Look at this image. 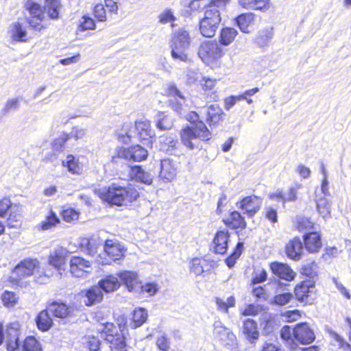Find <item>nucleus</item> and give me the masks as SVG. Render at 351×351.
Wrapping results in <instances>:
<instances>
[{"label":"nucleus","instance_id":"34","mask_svg":"<svg viewBox=\"0 0 351 351\" xmlns=\"http://www.w3.org/2000/svg\"><path fill=\"white\" fill-rule=\"evenodd\" d=\"M62 164L64 167L67 168V170L72 174L80 175L82 173L83 167L81 163L79 162L73 155H68L66 158L62 160Z\"/></svg>","mask_w":351,"mask_h":351},{"label":"nucleus","instance_id":"26","mask_svg":"<svg viewBox=\"0 0 351 351\" xmlns=\"http://www.w3.org/2000/svg\"><path fill=\"white\" fill-rule=\"evenodd\" d=\"M47 308L51 313L60 319L73 316L75 311L73 307L68 306L64 303H58L56 302L49 304Z\"/></svg>","mask_w":351,"mask_h":351},{"label":"nucleus","instance_id":"20","mask_svg":"<svg viewBox=\"0 0 351 351\" xmlns=\"http://www.w3.org/2000/svg\"><path fill=\"white\" fill-rule=\"evenodd\" d=\"M105 254L112 261H118L124 256L125 248L117 241L107 239L104 245Z\"/></svg>","mask_w":351,"mask_h":351},{"label":"nucleus","instance_id":"51","mask_svg":"<svg viewBox=\"0 0 351 351\" xmlns=\"http://www.w3.org/2000/svg\"><path fill=\"white\" fill-rule=\"evenodd\" d=\"M86 134V129L76 125L73 126L69 133H67V136L69 139L73 138L75 141H77L79 139H82L85 136Z\"/></svg>","mask_w":351,"mask_h":351},{"label":"nucleus","instance_id":"64","mask_svg":"<svg viewBox=\"0 0 351 351\" xmlns=\"http://www.w3.org/2000/svg\"><path fill=\"white\" fill-rule=\"evenodd\" d=\"M175 21V17L170 10H167L159 16V21L161 23H167Z\"/></svg>","mask_w":351,"mask_h":351},{"label":"nucleus","instance_id":"55","mask_svg":"<svg viewBox=\"0 0 351 351\" xmlns=\"http://www.w3.org/2000/svg\"><path fill=\"white\" fill-rule=\"evenodd\" d=\"M1 299L3 304L7 306H13L16 303V297L11 291H5Z\"/></svg>","mask_w":351,"mask_h":351},{"label":"nucleus","instance_id":"23","mask_svg":"<svg viewBox=\"0 0 351 351\" xmlns=\"http://www.w3.org/2000/svg\"><path fill=\"white\" fill-rule=\"evenodd\" d=\"M66 251L62 247H58L51 252L49 257V263L57 269L60 275H62V271H64V265Z\"/></svg>","mask_w":351,"mask_h":351},{"label":"nucleus","instance_id":"16","mask_svg":"<svg viewBox=\"0 0 351 351\" xmlns=\"http://www.w3.org/2000/svg\"><path fill=\"white\" fill-rule=\"evenodd\" d=\"M21 331L18 323H12L7 326L6 343L8 351H18L21 343L19 341Z\"/></svg>","mask_w":351,"mask_h":351},{"label":"nucleus","instance_id":"35","mask_svg":"<svg viewBox=\"0 0 351 351\" xmlns=\"http://www.w3.org/2000/svg\"><path fill=\"white\" fill-rule=\"evenodd\" d=\"M258 91H259V88L256 87V88H252V89L247 90L244 93H243L242 94H240L239 95H236V96L231 95L225 99L224 108L227 110H228L235 105L237 101H241V100H242V99H247L246 96L254 95Z\"/></svg>","mask_w":351,"mask_h":351},{"label":"nucleus","instance_id":"50","mask_svg":"<svg viewBox=\"0 0 351 351\" xmlns=\"http://www.w3.org/2000/svg\"><path fill=\"white\" fill-rule=\"evenodd\" d=\"M267 278V273L262 268L256 269L252 274V284H259L265 282Z\"/></svg>","mask_w":351,"mask_h":351},{"label":"nucleus","instance_id":"36","mask_svg":"<svg viewBox=\"0 0 351 351\" xmlns=\"http://www.w3.org/2000/svg\"><path fill=\"white\" fill-rule=\"evenodd\" d=\"M223 115L222 109L218 105H210L207 110V122L210 125L217 124Z\"/></svg>","mask_w":351,"mask_h":351},{"label":"nucleus","instance_id":"3","mask_svg":"<svg viewBox=\"0 0 351 351\" xmlns=\"http://www.w3.org/2000/svg\"><path fill=\"white\" fill-rule=\"evenodd\" d=\"M97 193L103 200L117 206L135 201L138 197V193L136 189L116 184H112L108 188L99 189Z\"/></svg>","mask_w":351,"mask_h":351},{"label":"nucleus","instance_id":"14","mask_svg":"<svg viewBox=\"0 0 351 351\" xmlns=\"http://www.w3.org/2000/svg\"><path fill=\"white\" fill-rule=\"evenodd\" d=\"M294 293L298 301L307 303L315 295V284L310 280H304L295 286Z\"/></svg>","mask_w":351,"mask_h":351},{"label":"nucleus","instance_id":"58","mask_svg":"<svg viewBox=\"0 0 351 351\" xmlns=\"http://www.w3.org/2000/svg\"><path fill=\"white\" fill-rule=\"evenodd\" d=\"M11 201L8 198L0 200V217H4L9 210H12Z\"/></svg>","mask_w":351,"mask_h":351},{"label":"nucleus","instance_id":"2","mask_svg":"<svg viewBox=\"0 0 351 351\" xmlns=\"http://www.w3.org/2000/svg\"><path fill=\"white\" fill-rule=\"evenodd\" d=\"M228 0H211L206 8L204 16L199 22V31L204 37L215 35L221 22V11L225 9Z\"/></svg>","mask_w":351,"mask_h":351},{"label":"nucleus","instance_id":"54","mask_svg":"<svg viewBox=\"0 0 351 351\" xmlns=\"http://www.w3.org/2000/svg\"><path fill=\"white\" fill-rule=\"evenodd\" d=\"M69 140L67 133L63 132L62 133L58 138L54 139L52 147L53 150L55 151H60L64 147L65 143Z\"/></svg>","mask_w":351,"mask_h":351},{"label":"nucleus","instance_id":"61","mask_svg":"<svg viewBox=\"0 0 351 351\" xmlns=\"http://www.w3.org/2000/svg\"><path fill=\"white\" fill-rule=\"evenodd\" d=\"M313 228V223L308 218L302 217L298 219V229L300 231L310 230Z\"/></svg>","mask_w":351,"mask_h":351},{"label":"nucleus","instance_id":"25","mask_svg":"<svg viewBox=\"0 0 351 351\" xmlns=\"http://www.w3.org/2000/svg\"><path fill=\"white\" fill-rule=\"evenodd\" d=\"M117 276L128 289L132 291L134 290L135 287L140 284V280L137 273L132 271H121L117 274Z\"/></svg>","mask_w":351,"mask_h":351},{"label":"nucleus","instance_id":"1","mask_svg":"<svg viewBox=\"0 0 351 351\" xmlns=\"http://www.w3.org/2000/svg\"><path fill=\"white\" fill-rule=\"evenodd\" d=\"M193 125L187 126L180 132L181 141L184 146L193 149L198 148L200 141H208L211 134L203 121H199V115L195 112H190L184 115Z\"/></svg>","mask_w":351,"mask_h":351},{"label":"nucleus","instance_id":"44","mask_svg":"<svg viewBox=\"0 0 351 351\" xmlns=\"http://www.w3.org/2000/svg\"><path fill=\"white\" fill-rule=\"evenodd\" d=\"M316 207L319 215L326 218L330 215V202L326 197H320L315 199Z\"/></svg>","mask_w":351,"mask_h":351},{"label":"nucleus","instance_id":"13","mask_svg":"<svg viewBox=\"0 0 351 351\" xmlns=\"http://www.w3.org/2000/svg\"><path fill=\"white\" fill-rule=\"evenodd\" d=\"M168 94L173 99H170V106L180 116L185 115L187 112V105L185 104V98L181 92L174 85L169 86Z\"/></svg>","mask_w":351,"mask_h":351},{"label":"nucleus","instance_id":"33","mask_svg":"<svg viewBox=\"0 0 351 351\" xmlns=\"http://www.w3.org/2000/svg\"><path fill=\"white\" fill-rule=\"evenodd\" d=\"M84 303L86 306H92L101 301L103 293L99 286H94L86 291Z\"/></svg>","mask_w":351,"mask_h":351},{"label":"nucleus","instance_id":"29","mask_svg":"<svg viewBox=\"0 0 351 351\" xmlns=\"http://www.w3.org/2000/svg\"><path fill=\"white\" fill-rule=\"evenodd\" d=\"M130 175L132 179L147 185H150L153 181V176L149 172L144 171L141 166L132 167Z\"/></svg>","mask_w":351,"mask_h":351},{"label":"nucleus","instance_id":"52","mask_svg":"<svg viewBox=\"0 0 351 351\" xmlns=\"http://www.w3.org/2000/svg\"><path fill=\"white\" fill-rule=\"evenodd\" d=\"M293 299V295L290 292L278 293L274 298V302L280 306H284L288 304Z\"/></svg>","mask_w":351,"mask_h":351},{"label":"nucleus","instance_id":"32","mask_svg":"<svg viewBox=\"0 0 351 351\" xmlns=\"http://www.w3.org/2000/svg\"><path fill=\"white\" fill-rule=\"evenodd\" d=\"M274 28L269 27L261 29L254 38V43L260 47H264L269 45L274 37Z\"/></svg>","mask_w":351,"mask_h":351},{"label":"nucleus","instance_id":"17","mask_svg":"<svg viewBox=\"0 0 351 351\" xmlns=\"http://www.w3.org/2000/svg\"><path fill=\"white\" fill-rule=\"evenodd\" d=\"M91 270L90 262L80 256H73L70 260V271L75 277H83Z\"/></svg>","mask_w":351,"mask_h":351},{"label":"nucleus","instance_id":"45","mask_svg":"<svg viewBox=\"0 0 351 351\" xmlns=\"http://www.w3.org/2000/svg\"><path fill=\"white\" fill-rule=\"evenodd\" d=\"M60 222V219L56 214L51 211L50 215H48L45 220H43L38 226V228L42 230H47L55 226Z\"/></svg>","mask_w":351,"mask_h":351},{"label":"nucleus","instance_id":"40","mask_svg":"<svg viewBox=\"0 0 351 351\" xmlns=\"http://www.w3.org/2000/svg\"><path fill=\"white\" fill-rule=\"evenodd\" d=\"M226 223L233 229H244L246 227L244 217L238 211L232 212L229 218L226 221Z\"/></svg>","mask_w":351,"mask_h":351},{"label":"nucleus","instance_id":"19","mask_svg":"<svg viewBox=\"0 0 351 351\" xmlns=\"http://www.w3.org/2000/svg\"><path fill=\"white\" fill-rule=\"evenodd\" d=\"M177 167L175 162L169 158L160 161V171L158 177L165 182H171L176 176Z\"/></svg>","mask_w":351,"mask_h":351},{"label":"nucleus","instance_id":"49","mask_svg":"<svg viewBox=\"0 0 351 351\" xmlns=\"http://www.w3.org/2000/svg\"><path fill=\"white\" fill-rule=\"evenodd\" d=\"M95 27L94 20L86 16H84L80 21L77 32H83L88 29H94Z\"/></svg>","mask_w":351,"mask_h":351},{"label":"nucleus","instance_id":"11","mask_svg":"<svg viewBox=\"0 0 351 351\" xmlns=\"http://www.w3.org/2000/svg\"><path fill=\"white\" fill-rule=\"evenodd\" d=\"M213 335L225 346H232L237 341L234 334L219 320L215 321L213 324Z\"/></svg>","mask_w":351,"mask_h":351},{"label":"nucleus","instance_id":"27","mask_svg":"<svg viewBox=\"0 0 351 351\" xmlns=\"http://www.w3.org/2000/svg\"><path fill=\"white\" fill-rule=\"evenodd\" d=\"M230 234L228 230L218 231L213 239V247L216 254H223L228 249Z\"/></svg>","mask_w":351,"mask_h":351},{"label":"nucleus","instance_id":"60","mask_svg":"<svg viewBox=\"0 0 351 351\" xmlns=\"http://www.w3.org/2000/svg\"><path fill=\"white\" fill-rule=\"evenodd\" d=\"M21 215L19 214L14 213L12 210L10 213L9 217L7 219V225L10 228H16L20 226Z\"/></svg>","mask_w":351,"mask_h":351},{"label":"nucleus","instance_id":"31","mask_svg":"<svg viewBox=\"0 0 351 351\" xmlns=\"http://www.w3.org/2000/svg\"><path fill=\"white\" fill-rule=\"evenodd\" d=\"M47 309L40 311L36 318V323L38 328L43 331H48L53 325V320Z\"/></svg>","mask_w":351,"mask_h":351},{"label":"nucleus","instance_id":"56","mask_svg":"<svg viewBox=\"0 0 351 351\" xmlns=\"http://www.w3.org/2000/svg\"><path fill=\"white\" fill-rule=\"evenodd\" d=\"M63 219L66 222H71L77 220L79 217L78 213L73 208L64 210L62 213Z\"/></svg>","mask_w":351,"mask_h":351},{"label":"nucleus","instance_id":"24","mask_svg":"<svg viewBox=\"0 0 351 351\" xmlns=\"http://www.w3.org/2000/svg\"><path fill=\"white\" fill-rule=\"evenodd\" d=\"M303 240L305 248L309 253H316L319 252L322 246L321 236L317 232L306 233L303 236Z\"/></svg>","mask_w":351,"mask_h":351},{"label":"nucleus","instance_id":"62","mask_svg":"<svg viewBox=\"0 0 351 351\" xmlns=\"http://www.w3.org/2000/svg\"><path fill=\"white\" fill-rule=\"evenodd\" d=\"M86 343L90 351H99L101 342L97 337H88Z\"/></svg>","mask_w":351,"mask_h":351},{"label":"nucleus","instance_id":"12","mask_svg":"<svg viewBox=\"0 0 351 351\" xmlns=\"http://www.w3.org/2000/svg\"><path fill=\"white\" fill-rule=\"evenodd\" d=\"M237 206L241 209L243 214L248 217H252L260 210L262 199L256 195H250L243 198L237 203Z\"/></svg>","mask_w":351,"mask_h":351},{"label":"nucleus","instance_id":"9","mask_svg":"<svg viewBox=\"0 0 351 351\" xmlns=\"http://www.w3.org/2000/svg\"><path fill=\"white\" fill-rule=\"evenodd\" d=\"M198 56L204 62L209 64L221 57L222 49L216 42L204 41L199 45Z\"/></svg>","mask_w":351,"mask_h":351},{"label":"nucleus","instance_id":"63","mask_svg":"<svg viewBox=\"0 0 351 351\" xmlns=\"http://www.w3.org/2000/svg\"><path fill=\"white\" fill-rule=\"evenodd\" d=\"M141 288L143 292L147 293L149 296L154 295L158 291V285L154 282L146 283Z\"/></svg>","mask_w":351,"mask_h":351},{"label":"nucleus","instance_id":"15","mask_svg":"<svg viewBox=\"0 0 351 351\" xmlns=\"http://www.w3.org/2000/svg\"><path fill=\"white\" fill-rule=\"evenodd\" d=\"M293 337L301 344H310L315 340V335L307 323H300L293 328Z\"/></svg>","mask_w":351,"mask_h":351},{"label":"nucleus","instance_id":"7","mask_svg":"<svg viewBox=\"0 0 351 351\" xmlns=\"http://www.w3.org/2000/svg\"><path fill=\"white\" fill-rule=\"evenodd\" d=\"M103 332L106 333V340L110 343L112 351H128L123 335L118 332L112 324H105Z\"/></svg>","mask_w":351,"mask_h":351},{"label":"nucleus","instance_id":"39","mask_svg":"<svg viewBox=\"0 0 351 351\" xmlns=\"http://www.w3.org/2000/svg\"><path fill=\"white\" fill-rule=\"evenodd\" d=\"M239 4L245 9L267 10L269 0H239Z\"/></svg>","mask_w":351,"mask_h":351},{"label":"nucleus","instance_id":"47","mask_svg":"<svg viewBox=\"0 0 351 351\" xmlns=\"http://www.w3.org/2000/svg\"><path fill=\"white\" fill-rule=\"evenodd\" d=\"M243 249V243L239 241L234 252L226 259V263L228 267H232L236 262V260L239 258Z\"/></svg>","mask_w":351,"mask_h":351},{"label":"nucleus","instance_id":"38","mask_svg":"<svg viewBox=\"0 0 351 351\" xmlns=\"http://www.w3.org/2000/svg\"><path fill=\"white\" fill-rule=\"evenodd\" d=\"M40 341L34 336L27 337L18 351H42Z\"/></svg>","mask_w":351,"mask_h":351},{"label":"nucleus","instance_id":"5","mask_svg":"<svg viewBox=\"0 0 351 351\" xmlns=\"http://www.w3.org/2000/svg\"><path fill=\"white\" fill-rule=\"evenodd\" d=\"M38 265L37 259L25 258L20 261L12 270L10 276V280L18 284L23 278L32 276Z\"/></svg>","mask_w":351,"mask_h":351},{"label":"nucleus","instance_id":"6","mask_svg":"<svg viewBox=\"0 0 351 351\" xmlns=\"http://www.w3.org/2000/svg\"><path fill=\"white\" fill-rule=\"evenodd\" d=\"M147 150L136 145L129 147H121L117 150V156H112V161L117 162L116 158H123L128 161L141 162L147 158Z\"/></svg>","mask_w":351,"mask_h":351},{"label":"nucleus","instance_id":"4","mask_svg":"<svg viewBox=\"0 0 351 351\" xmlns=\"http://www.w3.org/2000/svg\"><path fill=\"white\" fill-rule=\"evenodd\" d=\"M191 44V37L187 31L180 29L176 31L172 38L171 56L174 60L184 62L189 61L186 50Z\"/></svg>","mask_w":351,"mask_h":351},{"label":"nucleus","instance_id":"57","mask_svg":"<svg viewBox=\"0 0 351 351\" xmlns=\"http://www.w3.org/2000/svg\"><path fill=\"white\" fill-rule=\"evenodd\" d=\"M94 14L95 18L99 21L104 22L106 21V14L104 5L101 3H98L95 6Z\"/></svg>","mask_w":351,"mask_h":351},{"label":"nucleus","instance_id":"10","mask_svg":"<svg viewBox=\"0 0 351 351\" xmlns=\"http://www.w3.org/2000/svg\"><path fill=\"white\" fill-rule=\"evenodd\" d=\"M134 130V132L130 130L125 132V136L128 141L136 135L141 141H147V144H149L152 142L151 139L155 136V132L151 127V123L148 120L136 121Z\"/></svg>","mask_w":351,"mask_h":351},{"label":"nucleus","instance_id":"48","mask_svg":"<svg viewBox=\"0 0 351 351\" xmlns=\"http://www.w3.org/2000/svg\"><path fill=\"white\" fill-rule=\"evenodd\" d=\"M20 107V100L19 98H11L7 100L1 112L3 114H7L11 112L17 110Z\"/></svg>","mask_w":351,"mask_h":351},{"label":"nucleus","instance_id":"41","mask_svg":"<svg viewBox=\"0 0 351 351\" xmlns=\"http://www.w3.org/2000/svg\"><path fill=\"white\" fill-rule=\"evenodd\" d=\"M254 15L252 13H244L238 16L236 19V23L241 32L248 33V27L253 23Z\"/></svg>","mask_w":351,"mask_h":351},{"label":"nucleus","instance_id":"46","mask_svg":"<svg viewBox=\"0 0 351 351\" xmlns=\"http://www.w3.org/2000/svg\"><path fill=\"white\" fill-rule=\"evenodd\" d=\"M47 13L51 19H58L59 16L60 2L58 0H46Z\"/></svg>","mask_w":351,"mask_h":351},{"label":"nucleus","instance_id":"42","mask_svg":"<svg viewBox=\"0 0 351 351\" xmlns=\"http://www.w3.org/2000/svg\"><path fill=\"white\" fill-rule=\"evenodd\" d=\"M238 34L237 29L232 27H224L220 32V43L228 46L233 42Z\"/></svg>","mask_w":351,"mask_h":351},{"label":"nucleus","instance_id":"43","mask_svg":"<svg viewBox=\"0 0 351 351\" xmlns=\"http://www.w3.org/2000/svg\"><path fill=\"white\" fill-rule=\"evenodd\" d=\"M147 319V311L143 308L135 309L133 311L132 322L130 326L132 328L141 326Z\"/></svg>","mask_w":351,"mask_h":351},{"label":"nucleus","instance_id":"53","mask_svg":"<svg viewBox=\"0 0 351 351\" xmlns=\"http://www.w3.org/2000/svg\"><path fill=\"white\" fill-rule=\"evenodd\" d=\"M84 245H86V250L88 254L93 256L97 252V249L100 244L98 243L97 241L95 238L90 239H86Z\"/></svg>","mask_w":351,"mask_h":351},{"label":"nucleus","instance_id":"21","mask_svg":"<svg viewBox=\"0 0 351 351\" xmlns=\"http://www.w3.org/2000/svg\"><path fill=\"white\" fill-rule=\"evenodd\" d=\"M303 244V242L298 237L290 240L285 247L287 256L294 261L300 260L304 252Z\"/></svg>","mask_w":351,"mask_h":351},{"label":"nucleus","instance_id":"59","mask_svg":"<svg viewBox=\"0 0 351 351\" xmlns=\"http://www.w3.org/2000/svg\"><path fill=\"white\" fill-rule=\"evenodd\" d=\"M190 269L195 275L202 274L204 272V269L201 260L197 258H193L191 262Z\"/></svg>","mask_w":351,"mask_h":351},{"label":"nucleus","instance_id":"37","mask_svg":"<svg viewBox=\"0 0 351 351\" xmlns=\"http://www.w3.org/2000/svg\"><path fill=\"white\" fill-rule=\"evenodd\" d=\"M155 119L156 128L160 130H169L173 126V119L163 112H158Z\"/></svg>","mask_w":351,"mask_h":351},{"label":"nucleus","instance_id":"30","mask_svg":"<svg viewBox=\"0 0 351 351\" xmlns=\"http://www.w3.org/2000/svg\"><path fill=\"white\" fill-rule=\"evenodd\" d=\"M8 33L14 41L27 42V33L26 28L19 22L12 23L10 27Z\"/></svg>","mask_w":351,"mask_h":351},{"label":"nucleus","instance_id":"8","mask_svg":"<svg viewBox=\"0 0 351 351\" xmlns=\"http://www.w3.org/2000/svg\"><path fill=\"white\" fill-rule=\"evenodd\" d=\"M25 8L29 14L27 18L29 25L37 31L45 28L42 23L45 19V14L40 4L34 0H28L25 3Z\"/></svg>","mask_w":351,"mask_h":351},{"label":"nucleus","instance_id":"22","mask_svg":"<svg viewBox=\"0 0 351 351\" xmlns=\"http://www.w3.org/2000/svg\"><path fill=\"white\" fill-rule=\"evenodd\" d=\"M242 331L245 339L250 344L255 345L260 336L256 322L252 319H247L243 322Z\"/></svg>","mask_w":351,"mask_h":351},{"label":"nucleus","instance_id":"18","mask_svg":"<svg viewBox=\"0 0 351 351\" xmlns=\"http://www.w3.org/2000/svg\"><path fill=\"white\" fill-rule=\"evenodd\" d=\"M269 268L273 274L287 281L293 280L296 276L295 272L286 263L272 262L269 265Z\"/></svg>","mask_w":351,"mask_h":351},{"label":"nucleus","instance_id":"28","mask_svg":"<svg viewBox=\"0 0 351 351\" xmlns=\"http://www.w3.org/2000/svg\"><path fill=\"white\" fill-rule=\"evenodd\" d=\"M116 275L110 274L98 282V286L101 291L110 293L117 290L121 286V281Z\"/></svg>","mask_w":351,"mask_h":351}]
</instances>
